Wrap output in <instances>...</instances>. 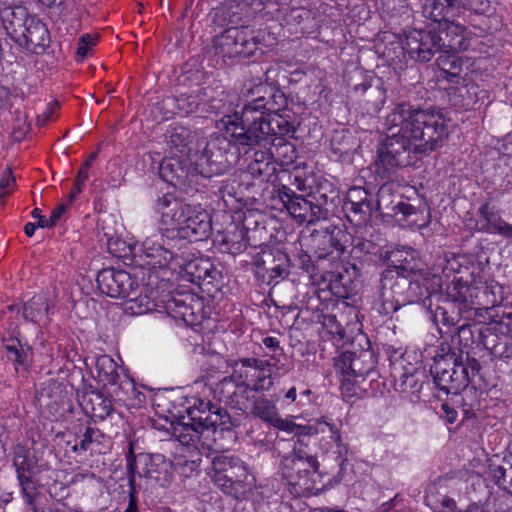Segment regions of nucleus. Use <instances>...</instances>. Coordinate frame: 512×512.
Wrapping results in <instances>:
<instances>
[{
    "instance_id": "1",
    "label": "nucleus",
    "mask_w": 512,
    "mask_h": 512,
    "mask_svg": "<svg viewBox=\"0 0 512 512\" xmlns=\"http://www.w3.org/2000/svg\"><path fill=\"white\" fill-rule=\"evenodd\" d=\"M385 138L379 143L374 162L381 178L414 163L422 155L440 148L449 135V119L435 110L396 104L384 119Z\"/></svg>"
},
{
    "instance_id": "2",
    "label": "nucleus",
    "mask_w": 512,
    "mask_h": 512,
    "mask_svg": "<svg viewBox=\"0 0 512 512\" xmlns=\"http://www.w3.org/2000/svg\"><path fill=\"white\" fill-rule=\"evenodd\" d=\"M247 100L240 111L224 116L218 128L230 136L233 148L238 154H247L255 147L270 146L269 125H263L259 115L280 110L285 105V96L264 84L247 91Z\"/></svg>"
},
{
    "instance_id": "3",
    "label": "nucleus",
    "mask_w": 512,
    "mask_h": 512,
    "mask_svg": "<svg viewBox=\"0 0 512 512\" xmlns=\"http://www.w3.org/2000/svg\"><path fill=\"white\" fill-rule=\"evenodd\" d=\"M155 211L160 215V222L171 226V231H175L178 238L197 241L210 234V216L200 206L187 204L171 194H165L157 199Z\"/></svg>"
},
{
    "instance_id": "4",
    "label": "nucleus",
    "mask_w": 512,
    "mask_h": 512,
    "mask_svg": "<svg viewBox=\"0 0 512 512\" xmlns=\"http://www.w3.org/2000/svg\"><path fill=\"white\" fill-rule=\"evenodd\" d=\"M481 366L477 359L455 352L438 355L430 368L436 386L447 394H458L465 389L470 381L479 373Z\"/></svg>"
},
{
    "instance_id": "5",
    "label": "nucleus",
    "mask_w": 512,
    "mask_h": 512,
    "mask_svg": "<svg viewBox=\"0 0 512 512\" xmlns=\"http://www.w3.org/2000/svg\"><path fill=\"white\" fill-rule=\"evenodd\" d=\"M173 464L162 454L140 453L135 455L130 444L127 455V477L129 489L138 491L137 477L148 484H157L161 487L169 485L173 479Z\"/></svg>"
},
{
    "instance_id": "6",
    "label": "nucleus",
    "mask_w": 512,
    "mask_h": 512,
    "mask_svg": "<svg viewBox=\"0 0 512 512\" xmlns=\"http://www.w3.org/2000/svg\"><path fill=\"white\" fill-rule=\"evenodd\" d=\"M389 260L398 271L395 273L388 270L382 274L380 298L386 312L397 311L401 305L398 298L401 294L399 289L407 284V280L399 277V271L411 273L418 269L416 252L411 247L393 250Z\"/></svg>"
},
{
    "instance_id": "7",
    "label": "nucleus",
    "mask_w": 512,
    "mask_h": 512,
    "mask_svg": "<svg viewBox=\"0 0 512 512\" xmlns=\"http://www.w3.org/2000/svg\"><path fill=\"white\" fill-rule=\"evenodd\" d=\"M318 469L317 458L298 446H294L292 454L282 458L280 466L282 478L291 487L290 492L297 495L310 487V477Z\"/></svg>"
},
{
    "instance_id": "8",
    "label": "nucleus",
    "mask_w": 512,
    "mask_h": 512,
    "mask_svg": "<svg viewBox=\"0 0 512 512\" xmlns=\"http://www.w3.org/2000/svg\"><path fill=\"white\" fill-rule=\"evenodd\" d=\"M215 54L225 59L247 58L259 48L258 36L247 26L230 27L213 40Z\"/></svg>"
},
{
    "instance_id": "9",
    "label": "nucleus",
    "mask_w": 512,
    "mask_h": 512,
    "mask_svg": "<svg viewBox=\"0 0 512 512\" xmlns=\"http://www.w3.org/2000/svg\"><path fill=\"white\" fill-rule=\"evenodd\" d=\"M213 483L228 495L238 493L237 486L247 478L244 462L232 454L220 453L211 461Z\"/></svg>"
},
{
    "instance_id": "10",
    "label": "nucleus",
    "mask_w": 512,
    "mask_h": 512,
    "mask_svg": "<svg viewBox=\"0 0 512 512\" xmlns=\"http://www.w3.org/2000/svg\"><path fill=\"white\" fill-rule=\"evenodd\" d=\"M160 177L168 184L184 189L197 184L199 176L209 177L202 163L193 166L187 158L168 157L162 160L159 167Z\"/></svg>"
},
{
    "instance_id": "11",
    "label": "nucleus",
    "mask_w": 512,
    "mask_h": 512,
    "mask_svg": "<svg viewBox=\"0 0 512 512\" xmlns=\"http://www.w3.org/2000/svg\"><path fill=\"white\" fill-rule=\"evenodd\" d=\"M232 148L230 136L225 131L211 135L200 157V163L204 165L205 162L208 166L205 170L209 171V177L214 173H224L236 162L238 155L231 152Z\"/></svg>"
},
{
    "instance_id": "12",
    "label": "nucleus",
    "mask_w": 512,
    "mask_h": 512,
    "mask_svg": "<svg viewBox=\"0 0 512 512\" xmlns=\"http://www.w3.org/2000/svg\"><path fill=\"white\" fill-rule=\"evenodd\" d=\"M130 254L138 258L136 262L154 269L166 266L174 256V252L168 246L164 235L160 237H148L143 242H134L128 246Z\"/></svg>"
},
{
    "instance_id": "13",
    "label": "nucleus",
    "mask_w": 512,
    "mask_h": 512,
    "mask_svg": "<svg viewBox=\"0 0 512 512\" xmlns=\"http://www.w3.org/2000/svg\"><path fill=\"white\" fill-rule=\"evenodd\" d=\"M440 38L435 30L413 29L405 34L401 41L403 51L411 59L419 62H428L441 51Z\"/></svg>"
},
{
    "instance_id": "14",
    "label": "nucleus",
    "mask_w": 512,
    "mask_h": 512,
    "mask_svg": "<svg viewBox=\"0 0 512 512\" xmlns=\"http://www.w3.org/2000/svg\"><path fill=\"white\" fill-rule=\"evenodd\" d=\"M96 281L99 290L112 298L125 299L136 295L137 290L140 289L138 282L128 272L114 268L101 270Z\"/></svg>"
},
{
    "instance_id": "15",
    "label": "nucleus",
    "mask_w": 512,
    "mask_h": 512,
    "mask_svg": "<svg viewBox=\"0 0 512 512\" xmlns=\"http://www.w3.org/2000/svg\"><path fill=\"white\" fill-rule=\"evenodd\" d=\"M279 198L289 214L300 224H314L323 217L320 205L297 195L290 187L283 185L279 189Z\"/></svg>"
},
{
    "instance_id": "16",
    "label": "nucleus",
    "mask_w": 512,
    "mask_h": 512,
    "mask_svg": "<svg viewBox=\"0 0 512 512\" xmlns=\"http://www.w3.org/2000/svg\"><path fill=\"white\" fill-rule=\"evenodd\" d=\"M187 412L189 421L196 427L200 430H211V438H215L217 427L225 424L226 419L229 418L226 410L203 399H197Z\"/></svg>"
},
{
    "instance_id": "17",
    "label": "nucleus",
    "mask_w": 512,
    "mask_h": 512,
    "mask_svg": "<svg viewBox=\"0 0 512 512\" xmlns=\"http://www.w3.org/2000/svg\"><path fill=\"white\" fill-rule=\"evenodd\" d=\"M279 430L287 433H292L298 437L294 446L302 447L303 441L301 437L315 435V434H329L330 439L338 446L341 444V435L334 424L328 423L323 420H316L314 423L302 426L292 421L281 418L279 415L274 423L271 425Z\"/></svg>"
},
{
    "instance_id": "18",
    "label": "nucleus",
    "mask_w": 512,
    "mask_h": 512,
    "mask_svg": "<svg viewBox=\"0 0 512 512\" xmlns=\"http://www.w3.org/2000/svg\"><path fill=\"white\" fill-rule=\"evenodd\" d=\"M376 360L371 351H362L359 354L344 352L335 359L334 367L338 373H346L353 376L355 380L364 379L373 372Z\"/></svg>"
},
{
    "instance_id": "19",
    "label": "nucleus",
    "mask_w": 512,
    "mask_h": 512,
    "mask_svg": "<svg viewBox=\"0 0 512 512\" xmlns=\"http://www.w3.org/2000/svg\"><path fill=\"white\" fill-rule=\"evenodd\" d=\"M210 431L209 429L200 430L191 421L179 422L173 427V436L184 446L213 449L216 439L211 438Z\"/></svg>"
},
{
    "instance_id": "20",
    "label": "nucleus",
    "mask_w": 512,
    "mask_h": 512,
    "mask_svg": "<svg viewBox=\"0 0 512 512\" xmlns=\"http://www.w3.org/2000/svg\"><path fill=\"white\" fill-rule=\"evenodd\" d=\"M2 344L6 351L7 358L13 363L15 371H28L31 363V348L27 344H22L18 338V332L8 330L2 336Z\"/></svg>"
},
{
    "instance_id": "21",
    "label": "nucleus",
    "mask_w": 512,
    "mask_h": 512,
    "mask_svg": "<svg viewBox=\"0 0 512 512\" xmlns=\"http://www.w3.org/2000/svg\"><path fill=\"white\" fill-rule=\"evenodd\" d=\"M440 40L441 51L460 52L469 46L466 35V28L453 21L446 19L440 23L439 31H436Z\"/></svg>"
},
{
    "instance_id": "22",
    "label": "nucleus",
    "mask_w": 512,
    "mask_h": 512,
    "mask_svg": "<svg viewBox=\"0 0 512 512\" xmlns=\"http://www.w3.org/2000/svg\"><path fill=\"white\" fill-rule=\"evenodd\" d=\"M54 313V302L47 294L33 296L23 305L22 316L26 321L39 326H46L50 322V315Z\"/></svg>"
},
{
    "instance_id": "23",
    "label": "nucleus",
    "mask_w": 512,
    "mask_h": 512,
    "mask_svg": "<svg viewBox=\"0 0 512 512\" xmlns=\"http://www.w3.org/2000/svg\"><path fill=\"white\" fill-rule=\"evenodd\" d=\"M475 283L477 286V307L485 309L494 308L504 300L503 286L495 280L486 279L480 274H475Z\"/></svg>"
},
{
    "instance_id": "24",
    "label": "nucleus",
    "mask_w": 512,
    "mask_h": 512,
    "mask_svg": "<svg viewBox=\"0 0 512 512\" xmlns=\"http://www.w3.org/2000/svg\"><path fill=\"white\" fill-rule=\"evenodd\" d=\"M472 281L468 284L462 278L454 279L451 286L447 289L448 297L456 303H459L464 309L476 306L477 286L475 283V274L471 273Z\"/></svg>"
},
{
    "instance_id": "25",
    "label": "nucleus",
    "mask_w": 512,
    "mask_h": 512,
    "mask_svg": "<svg viewBox=\"0 0 512 512\" xmlns=\"http://www.w3.org/2000/svg\"><path fill=\"white\" fill-rule=\"evenodd\" d=\"M247 173L260 182H267L276 173L273 154L269 151H256L254 159L247 166Z\"/></svg>"
},
{
    "instance_id": "26",
    "label": "nucleus",
    "mask_w": 512,
    "mask_h": 512,
    "mask_svg": "<svg viewBox=\"0 0 512 512\" xmlns=\"http://www.w3.org/2000/svg\"><path fill=\"white\" fill-rule=\"evenodd\" d=\"M457 0H421V13L439 24L455 14Z\"/></svg>"
},
{
    "instance_id": "27",
    "label": "nucleus",
    "mask_w": 512,
    "mask_h": 512,
    "mask_svg": "<svg viewBox=\"0 0 512 512\" xmlns=\"http://www.w3.org/2000/svg\"><path fill=\"white\" fill-rule=\"evenodd\" d=\"M20 33L24 37L26 44L33 47L45 46L49 37L45 24L36 17L26 19V24L20 30Z\"/></svg>"
},
{
    "instance_id": "28",
    "label": "nucleus",
    "mask_w": 512,
    "mask_h": 512,
    "mask_svg": "<svg viewBox=\"0 0 512 512\" xmlns=\"http://www.w3.org/2000/svg\"><path fill=\"white\" fill-rule=\"evenodd\" d=\"M278 110L272 113H268L269 117L266 118L264 115H259L263 125H269V142L274 143L278 138H284L285 135L294 133V126L283 116L277 114Z\"/></svg>"
},
{
    "instance_id": "29",
    "label": "nucleus",
    "mask_w": 512,
    "mask_h": 512,
    "mask_svg": "<svg viewBox=\"0 0 512 512\" xmlns=\"http://www.w3.org/2000/svg\"><path fill=\"white\" fill-rule=\"evenodd\" d=\"M441 55L437 58L438 67L445 74L449 82L457 83L462 71V61L457 56L458 52L440 51Z\"/></svg>"
},
{
    "instance_id": "30",
    "label": "nucleus",
    "mask_w": 512,
    "mask_h": 512,
    "mask_svg": "<svg viewBox=\"0 0 512 512\" xmlns=\"http://www.w3.org/2000/svg\"><path fill=\"white\" fill-rule=\"evenodd\" d=\"M166 143L176 152H184L194 136L189 128L181 125L170 126L166 132Z\"/></svg>"
},
{
    "instance_id": "31",
    "label": "nucleus",
    "mask_w": 512,
    "mask_h": 512,
    "mask_svg": "<svg viewBox=\"0 0 512 512\" xmlns=\"http://www.w3.org/2000/svg\"><path fill=\"white\" fill-rule=\"evenodd\" d=\"M95 369L97 378L104 385H114L119 378L118 365L109 355H101L97 358Z\"/></svg>"
},
{
    "instance_id": "32",
    "label": "nucleus",
    "mask_w": 512,
    "mask_h": 512,
    "mask_svg": "<svg viewBox=\"0 0 512 512\" xmlns=\"http://www.w3.org/2000/svg\"><path fill=\"white\" fill-rule=\"evenodd\" d=\"M250 413L269 425H272L279 416L276 404L262 397L255 398L252 401Z\"/></svg>"
},
{
    "instance_id": "33",
    "label": "nucleus",
    "mask_w": 512,
    "mask_h": 512,
    "mask_svg": "<svg viewBox=\"0 0 512 512\" xmlns=\"http://www.w3.org/2000/svg\"><path fill=\"white\" fill-rule=\"evenodd\" d=\"M274 150H269L273 154L281 166L292 165L297 159L296 147L293 143L288 142L285 138H278L274 143H270Z\"/></svg>"
},
{
    "instance_id": "34",
    "label": "nucleus",
    "mask_w": 512,
    "mask_h": 512,
    "mask_svg": "<svg viewBox=\"0 0 512 512\" xmlns=\"http://www.w3.org/2000/svg\"><path fill=\"white\" fill-rule=\"evenodd\" d=\"M167 314L174 319H180L186 323L193 321V309L190 305L186 304L181 298L170 297L164 306Z\"/></svg>"
},
{
    "instance_id": "35",
    "label": "nucleus",
    "mask_w": 512,
    "mask_h": 512,
    "mask_svg": "<svg viewBox=\"0 0 512 512\" xmlns=\"http://www.w3.org/2000/svg\"><path fill=\"white\" fill-rule=\"evenodd\" d=\"M249 376L251 375L249 374L248 369L236 368L232 375L225 377L220 382V387L222 391L226 390L227 392H229L231 388H236L239 391H247L250 386V383L248 382Z\"/></svg>"
},
{
    "instance_id": "36",
    "label": "nucleus",
    "mask_w": 512,
    "mask_h": 512,
    "mask_svg": "<svg viewBox=\"0 0 512 512\" xmlns=\"http://www.w3.org/2000/svg\"><path fill=\"white\" fill-rule=\"evenodd\" d=\"M13 465L16 469L17 477L30 476L36 469V461L29 457L28 452L23 447H18L15 450Z\"/></svg>"
},
{
    "instance_id": "37",
    "label": "nucleus",
    "mask_w": 512,
    "mask_h": 512,
    "mask_svg": "<svg viewBox=\"0 0 512 512\" xmlns=\"http://www.w3.org/2000/svg\"><path fill=\"white\" fill-rule=\"evenodd\" d=\"M89 403L91 405L90 412L92 415L101 419L110 415L113 410L112 400L105 397L103 393L99 391L89 394Z\"/></svg>"
},
{
    "instance_id": "38",
    "label": "nucleus",
    "mask_w": 512,
    "mask_h": 512,
    "mask_svg": "<svg viewBox=\"0 0 512 512\" xmlns=\"http://www.w3.org/2000/svg\"><path fill=\"white\" fill-rule=\"evenodd\" d=\"M102 439H104V434L98 428L87 427L79 443L74 445L73 450L94 451L101 445Z\"/></svg>"
},
{
    "instance_id": "39",
    "label": "nucleus",
    "mask_w": 512,
    "mask_h": 512,
    "mask_svg": "<svg viewBox=\"0 0 512 512\" xmlns=\"http://www.w3.org/2000/svg\"><path fill=\"white\" fill-rule=\"evenodd\" d=\"M479 214L485 220V230L489 233H498L502 227L507 226L508 223L504 221L501 216L494 212L488 204H484L479 208Z\"/></svg>"
},
{
    "instance_id": "40",
    "label": "nucleus",
    "mask_w": 512,
    "mask_h": 512,
    "mask_svg": "<svg viewBox=\"0 0 512 512\" xmlns=\"http://www.w3.org/2000/svg\"><path fill=\"white\" fill-rule=\"evenodd\" d=\"M26 8L22 6L14 7L13 9H7L3 13L4 21H7L13 30V32L20 31L26 24V19H30Z\"/></svg>"
},
{
    "instance_id": "41",
    "label": "nucleus",
    "mask_w": 512,
    "mask_h": 512,
    "mask_svg": "<svg viewBox=\"0 0 512 512\" xmlns=\"http://www.w3.org/2000/svg\"><path fill=\"white\" fill-rule=\"evenodd\" d=\"M126 309L130 310L133 314H143L150 310H153L155 304L151 303V300L148 296H142L139 293V289L137 290L136 295H131V297H126Z\"/></svg>"
},
{
    "instance_id": "42",
    "label": "nucleus",
    "mask_w": 512,
    "mask_h": 512,
    "mask_svg": "<svg viewBox=\"0 0 512 512\" xmlns=\"http://www.w3.org/2000/svg\"><path fill=\"white\" fill-rule=\"evenodd\" d=\"M21 488V494L24 498L25 503L30 506L33 512H40L39 509L35 506V498L38 495L36 486L34 481L31 479V476H22L17 477Z\"/></svg>"
},
{
    "instance_id": "43",
    "label": "nucleus",
    "mask_w": 512,
    "mask_h": 512,
    "mask_svg": "<svg viewBox=\"0 0 512 512\" xmlns=\"http://www.w3.org/2000/svg\"><path fill=\"white\" fill-rule=\"evenodd\" d=\"M426 502L434 512H456V502L447 495H427Z\"/></svg>"
},
{
    "instance_id": "44",
    "label": "nucleus",
    "mask_w": 512,
    "mask_h": 512,
    "mask_svg": "<svg viewBox=\"0 0 512 512\" xmlns=\"http://www.w3.org/2000/svg\"><path fill=\"white\" fill-rule=\"evenodd\" d=\"M189 273L192 274L198 281H205L215 279L214 273H217L213 265L208 261L192 262L188 265Z\"/></svg>"
},
{
    "instance_id": "45",
    "label": "nucleus",
    "mask_w": 512,
    "mask_h": 512,
    "mask_svg": "<svg viewBox=\"0 0 512 512\" xmlns=\"http://www.w3.org/2000/svg\"><path fill=\"white\" fill-rule=\"evenodd\" d=\"M265 263L266 262L263 261V265H258L257 268V275L261 276L264 281H266L268 284H271V282L274 280L284 278L286 270L284 267H282L281 264L266 267Z\"/></svg>"
},
{
    "instance_id": "46",
    "label": "nucleus",
    "mask_w": 512,
    "mask_h": 512,
    "mask_svg": "<svg viewBox=\"0 0 512 512\" xmlns=\"http://www.w3.org/2000/svg\"><path fill=\"white\" fill-rule=\"evenodd\" d=\"M342 375L341 379V392L342 395L350 399L354 396H358L361 392V388L359 387L360 379L355 380L353 376L346 373H340Z\"/></svg>"
},
{
    "instance_id": "47",
    "label": "nucleus",
    "mask_w": 512,
    "mask_h": 512,
    "mask_svg": "<svg viewBox=\"0 0 512 512\" xmlns=\"http://www.w3.org/2000/svg\"><path fill=\"white\" fill-rule=\"evenodd\" d=\"M251 377H255V380L250 383L249 389L255 392L267 391L273 386V381L270 375L264 372V368H260L251 374Z\"/></svg>"
},
{
    "instance_id": "48",
    "label": "nucleus",
    "mask_w": 512,
    "mask_h": 512,
    "mask_svg": "<svg viewBox=\"0 0 512 512\" xmlns=\"http://www.w3.org/2000/svg\"><path fill=\"white\" fill-rule=\"evenodd\" d=\"M489 352L491 356L501 360L512 358V340L498 341L489 347Z\"/></svg>"
},
{
    "instance_id": "49",
    "label": "nucleus",
    "mask_w": 512,
    "mask_h": 512,
    "mask_svg": "<svg viewBox=\"0 0 512 512\" xmlns=\"http://www.w3.org/2000/svg\"><path fill=\"white\" fill-rule=\"evenodd\" d=\"M98 37L97 36H91L89 34L83 35L79 42L78 47L76 50V59L79 62H82L85 60V58L88 55L89 50L96 44Z\"/></svg>"
},
{
    "instance_id": "50",
    "label": "nucleus",
    "mask_w": 512,
    "mask_h": 512,
    "mask_svg": "<svg viewBox=\"0 0 512 512\" xmlns=\"http://www.w3.org/2000/svg\"><path fill=\"white\" fill-rule=\"evenodd\" d=\"M368 193L367 191L362 187H353L348 190L346 195V202L349 204H369L368 200Z\"/></svg>"
},
{
    "instance_id": "51",
    "label": "nucleus",
    "mask_w": 512,
    "mask_h": 512,
    "mask_svg": "<svg viewBox=\"0 0 512 512\" xmlns=\"http://www.w3.org/2000/svg\"><path fill=\"white\" fill-rule=\"evenodd\" d=\"M14 186L15 178L11 170L5 171L0 179V202H3L4 198L12 191Z\"/></svg>"
},
{
    "instance_id": "52",
    "label": "nucleus",
    "mask_w": 512,
    "mask_h": 512,
    "mask_svg": "<svg viewBox=\"0 0 512 512\" xmlns=\"http://www.w3.org/2000/svg\"><path fill=\"white\" fill-rule=\"evenodd\" d=\"M489 473L494 479L495 483L504 489L507 483L508 469H505L500 465L491 464L489 466Z\"/></svg>"
},
{
    "instance_id": "53",
    "label": "nucleus",
    "mask_w": 512,
    "mask_h": 512,
    "mask_svg": "<svg viewBox=\"0 0 512 512\" xmlns=\"http://www.w3.org/2000/svg\"><path fill=\"white\" fill-rule=\"evenodd\" d=\"M59 103L57 101L51 102L46 110L38 115L37 122L39 125L43 126L48 123L52 119V115L59 109Z\"/></svg>"
},
{
    "instance_id": "54",
    "label": "nucleus",
    "mask_w": 512,
    "mask_h": 512,
    "mask_svg": "<svg viewBox=\"0 0 512 512\" xmlns=\"http://www.w3.org/2000/svg\"><path fill=\"white\" fill-rule=\"evenodd\" d=\"M462 5L476 13H483L488 7L487 0H462Z\"/></svg>"
},
{
    "instance_id": "55",
    "label": "nucleus",
    "mask_w": 512,
    "mask_h": 512,
    "mask_svg": "<svg viewBox=\"0 0 512 512\" xmlns=\"http://www.w3.org/2000/svg\"><path fill=\"white\" fill-rule=\"evenodd\" d=\"M240 363L241 366L239 368H251L254 372L260 370V368H265L270 365L267 361H261L255 358H244L240 360Z\"/></svg>"
},
{
    "instance_id": "56",
    "label": "nucleus",
    "mask_w": 512,
    "mask_h": 512,
    "mask_svg": "<svg viewBox=\"0 0 512 512\" xmlns=\"http://www.w3.org/2000/svg\"><path fill=\"white\" fill-rule=\"evenodd\" d=\"M290 185L295 187L296 190L301 192H307L309 186L307 185V180L303 178L299 174H291L289 175Z\"/></svg>"
},
{
    "instance_id": "57",
    "label": "nucleus",
    "mask_w": 512,
    "mask_h": 512,
    "mask_svg": "<svg viewBox=\"0 0 512 512\" xmlns=\"http://www.w3.org/2000/svg\"><path fill=\"white\" fill-rule=\"evenodd\" d=\"M186 100H188V98L181 97L178 99V108L181 112L191 113L197 108L198 103L195 101V99H193L191 102H188L187 105H185Z\"/></svg>"
},
{
    "instance_id": "58",
    "label": "nucleus",
    "mask_w": 512,
    "mask_h": 512,
    "mask_svg": "<svg viewBox=\"0 0 512 512\" xmlns=\"http://www.w3.org/2000/svg\"><path fill=\"white\" fill-rule=\"evenodd\" d=\"M67 209V204L65 203H61L59 204L52 212H51V215H50V224H57L58 220L61 218V216L63 215V213L66 211Z\"/></svg>"
},
{
    "instance_id": "59",
    "label": "nucleus",
    "mask_w": 512,
    "mask_h": 512,
    "mask_svg": "<svg viewBox=\"0 0 512 512\" xmlns=\"http://www.w3.org/2000/svg\"><path fill=\"white\" fill-rule=\"evenodd\" d=\"M136 494H137V492L134 488L129 489V492H128L129 502H128V506L124 512H138Z\"/></svg>"
},
{
    "instance_id": "60",
    "label": "nucleus",
    "mask_w": 512,
    "mask_h": 512,
    "mask_svg": "<svg viewBox=\"0 0 512 512\" xmlns=\"http://www.w3.org/2000/svg\"><path fill=\"white\" fill-rule=\"evenodd\" d=\"M460 268V264L455 256L446 259V265L443 267V272L449 275L451 272H456Z\"/></svg>"
},
{
    "instance_id": "61",
    "label": "nucleus",
    "mask_w": 512,
    "mask_h": 512,
    "mask_svg": "<svg viewBox=\"0 0 512 512\" xmlns=\"http://www.w3.org/2000/svg\"><path fill=\"white\" fill-rule=\"evenodd\" d=\"M396 209L399 213L405 215V216H409L411 214H413L415 212V208L410 205V204H407V203H403V202H400L397 206H396Z\"/></svg>"
},
{
    "instance_id": "62",
    "label": "nucleus",
    "mask_w": 512,
    "mask_h": 512,
    "mask_svg": "<svg viewBox=\"0 0 512 512\" xmlns=\"http://www.w3.org/2000/svg\"><path fill=\"white\" fill-rule=\"evenodd\" d=\"M442 410L445 412V417L449 423H454L456 421L457 412L453 408L449 407L447 404H443Z\"/></svg>"
},
{
    "instance_id": "63",
    "label": "nucleus",
    "mask_w": 512,
    "mask_h": 512,
    "mask_svg": "<svg viewBox=\"0 0 512 512\" xmlns=\"http://www.w3.org/2000/svg\"><path fill=\"white\" fill-rule=\"evenodd\" d=\"M396 506V499H391L388 502L383 503L376 512H396L394 509Z\"/></svg>"
},
{
    "instance_id": "64",
    "label": "nucleus",
    "mask_w": 512,
    "mask_h": 512,
    "mask_svg": "<svg viewBox=\"0 0 512 512\" xmlns=\"http://www.w3.org/2000/svg\"><path fill=\"white\" fill-rule=\"evenodd\" d=\"M87 178H88V173L86 172V169H79L74 183H76L78 186L83 187Z\"/></svg>"
}]
</instances>
